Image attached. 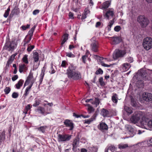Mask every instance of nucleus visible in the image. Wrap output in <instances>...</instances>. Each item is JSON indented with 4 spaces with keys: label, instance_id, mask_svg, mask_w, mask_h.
Segmentation results:
<instances>
[{
    "label": "nucleus",
    "instance_id": "bf43d9fd",
    "mask_svg": "<svg viewBox=\"0 0 152 152\" xmlns=\"http://www.w3.org/2000/svg\"><path fill=\"white\" fill-rule=\"evenodd\" d=\"M31 108L30 104H29L27 105L25 107V110L28 111V110H30Z\"/></svg>",
    "mask_w": 152,
    "mask_h": 152
},
{
    "label": "nucleus",
    "instance_id": "a878e982",
    "mask_svg": "<svg viewBox=\"0 0 152 152\" xmlns=\"http://www.w3.org/2000/svg\"><path fill=\"white\" fill-rule=\"evenodd\" d=\"M123 69L126 70L129 69L131 67L130 64L128 63H124L123 65Z\"/></svg>",
    "mask_w": 152,
    "mask_h": 152
},
{
    "label": "nucleus",
    "instance_id": "9b49d317",
    "mask_svg": "<svg viewBox=\"0 0 152 152\" xmlns=\"http://www.w3.org/2000/svg\"><path fill=\"white\" fill-rule=\"evenodd\" d=\"M143 99L147 102L152 100V94L151 93H144L142 95Z\"/></svg>",
    "mask_w": 152,
    "mask_h": 152
},
{
    "label": "nucleus",
    "instance_id": "7ed1b4c3",
    "mask_svg": "<svg viewBox=\"0 0 152 152\" xmlns=\"http://www.w3.org/2000/svg\"><path fill=\"white\" fill-rule=\"evenodd\" d=\"M137 21L143 28L145 27L149 23L148 20L144 16H139L137 18Z\"/></svg>",
    "mask_w": 152,
    "mask_h": 152
},
{
    "label": "nucleus",
    "instance_id": "ddd939ff",
    "mask_svg": "<svg viewBox=\"0 0 152 152\" xmlns=\"http://www.w3.org/2000/svg\"><path fill=\"white\" fill-rule=\"evenodd\" d=\"M114 14V10L113 9H109L107 11L106 13L104 14V16L106 17L107 19H109L110 17H113Z\"/></svg>",
    "mask_w": 152,
    "mask_h": 152
},
{
    "label": "nucleus",
    "instance_id": "c756f323",
    "mask_svg": "<svg viewBox=\"0 0 152 152\" xmlns=\"http://www.w3.org/2000/svg\"><path fill=\"white\" fill-rule=\"evenodd\" d=\"M32 84H31V85L28 86L26 89L25 91V93L24 94V95L25 96H27L28 94H29V92L30 91L31 86H32Z\"/></svg>",
    "mask_w": 152,
    "mask_h": 152
},
{
    "label": "nucleus",
    "instance_id": "2f4dec72",
    "mask_svg": "<svg viewBox=\"0 0 152 152\" xmlns=\"http://www.w3.org/2000/svg\"><path fill=\"white\" fill-rule=\"evenodd\" d=\"M16 55L15 54H14L12 55L10 57L9 60L7 61V63L11 64V63H12V61L14 60L15 58V57Z\"/></svg>",
    "mask_w": 152,
    "mask_h": 152
},
{
    "label": "nucleus",
    "instance_id": "5701e85b",
    "mask_svg": "<svg viewBox=\"0 0 152 152\" xmlns=\"http://www.w3.org/2000/svg\"><path fill=\"white\" fill-rule=\"evenodd\" d=\"M68 36H69V34H65L64 35L63 37V39L61 43V44L62 45H63L64 43L68 39Z\"/></svg>",
    "mask_w": 152,
    "mask_h": 152
},
{
    "label": "nucleus",
    "instance_id": "aec40b11",
    "mask_svg": "<svg viewBox=\"0 0 152 152\" xmlns=\"http://www.w3.org/2000/svg\"><path fill=\"white\" fill-rule=\"evenodd\" d=\"M113 94L112 96V100L114 103L117 104L118 102V95L115 93H113Z\"/></svg>",
    "mask_w": 152,
    "mask_h": 152
},
{
    "label": "nucleus",
    "instance_id": "f3484780",
    "mask_svg": "<svg viewBox=\"0 0 152 152\" xmlns=\"http://www.w3.org/2000/svg\"><path fill=\"white\" fill-rule=\"evenodd\" d=\"M96 116V114L94 113L90 119L85 120V123L88 124H90L91 122L95 119Z\"/></svg>",
    "mask_w": 152,
    "mask_h": 152
},
{
    "label": "nucleus",
    "instance_id": "f8f14e48",
    "mask_svg": "<svg viewBox=\"0 0 152 152\" xmlns=\"http://www.w3.org/2000/svg\"><path fill=\"white\" fill-rule=\"evenodd\" d=\"M64 124L67 127L69 128L70 130H72L74 128V124L72 121L70 120L66 119L64 122Z\"/></svg>",
    "mask_w": 152,
    "mask_h": 152
},
{
    "label": "nucleus",
    "instance_id": "4d7b16f0",
    "mask_svg": "<svg viewBox=\"0 0 152 152\" xmlns=\"http://www.w3.org/2000/svg\"><path fill=\"white\" fill-rule=\"evenodd\" d=\"M39 10H34L33 12V15H36L39 12Z\"/></svg>",
    "mask_w": 152,
    "mask_h": 152
},
{
    "label": "nucleus",
    "instance_id": "bb28decb",
    "mask_svg": "<svg viewBox=\"0 0 152 152\" xmlns=\"http://www.w3.org/2000/svg\"><path fill=\"white\" fill-rule=\"evenodd\" d=\"M139 75H140V76L143 79L146 76V72L145 70H141L140 72Z\"/></svg>",
    "mask_w": 152,
    "mask_h": 152
},
{
    "label": "nucleus",
    "instance_id": "39448f33",
    "mask_svg": "<svg viewBox=\"0 0 152 152\" xmlns=\"http://www.w3.org/2000/svg\"><path fill=\"white\" fill-rule=\"evenodd\" d=\"M126 53L125 50H116L113 55V58L115 60L119 58L123 57Z\"/></svg>",
    "mask_w": 152,
    "mask_h": 152
},
{
    "label": "nucleus",
    "instance_id": "393cba45",
    "mask_svg": "<svg viewBox=\"0 0 152 152\" xmlns=\"http://www.w3.org/2000/svg\"><path fill=\"white\" fill-rule=\"evenodd\" d=\"M34 61L35 62H37L38 61L39 59V54L38 53L36 52L33 55Z\"/></svg>",
    "mask_w": 152,
    "mask_h": 152
},
{
    "label": "nucleus",
    "instance_id": "a211bd4d",
    "mask_svg": "<svg viewBox=\"0 0 152 152\" xmlns=\"http://www.w3.org/2000/svg\"><path fill=\"white\" fill-rule=\"evenodd\" d=\"M112 39H113V41L114 42V44H118L121 42V39L118 37H113L111 38Z\"/></svg>",
    "mask_w": 152,
    "mask_h": 152
},
{
    "label": "nucleus",
    "instance_id": "4be33fe9",
    "mask_svg": "<svg viewBox=\"0 0 152 152\" xmlns=\"http://www.w3.org/2000/svg\"><path fill=\"white\" fill-rule=\"evenodd\" d=\"M5 132L4 131L1 133L0 135V145L1 144V142L4 141L5 138Z\"/></svg>",
    "mask_w": 152,
    "mask_h": 152
},
{
    "label": "nucleus",
    "instance_id": "423d86ee",
    "mask_svg": "<svg viewBox=\"0 0 152 152\" xmlns=\"http://www.w3.org/2000/svg\"><path fill=\"white\" fill-rule=\"evenodd\" d=\"M142 117V115L140 113H136L131 118L130 121L132 123L135 124L139 122Z\"/></svg>",
    "mask_w": 152,
    "mask_h": 152
},
{
    "label": "nucleus",
    "instance_id": "72a5a7b5",
    "mask_svg": "<svg viewBox=\"0 0 152 152\" xmlns=\"http://www.w3.org/2000/svg\"><path fill=\"white\" fill-rule=\"evenodd\" d=\"M118 148L120 149H123L128 147V145L127 144H119L118 145Z\"/></svg>",
    "mask_w": 152,
    "mask_h": 152
},
{
    "label": "nucleus",
    "instance_id": "0eeeda50",
    "mask_svg": "<svg viewBox=\"0 0 152 152\" xmlns=\"http://www.w3.org/2000/svg\"><path fill=\"white\" fill-rule=\"evenodd\" d=\"M71 136L69 134H59L58 135V140L59 142L68 141L71 139Z\"/></svg>",
    "mask_w": 152,
    "mask_h": 152
},
{
    "label": "nucleus",
    "instance_id": "7c9ffc66",
    "mask_svg": "<svg viewBox=\"0 0 152 152\" xmlns=\"http://www.w3.org/2000/svg\"><path fill=\"white\" fill-rule=\"evenodd\" d=\"M124 109L125 111L129 114H130L132 113L131 109L128 107L125 106L124 107Z\"/></svg>",
    "mask_w": 152,
    "mask_h": 152
},
{
    "label": "nucleus",
    "instance_id": "3c124183",
    "mask_svg": "<svg viewBox=\"0 0 152 152\" xmlns=\"http://www.w3.org/2000/svg\"><path fill=\"white\" fill-rule=\"evenodd\" d=\"M131 104L133 106L135 107L136 106V103L133 99H131Z\"/></svg>",
    "mask_w": 152,
    "mask_h": 152
},
{
    "label": "nucleus",
    "instance_id": "c9c22d12",
    "mask_svg": "<svg viewBox=\"0 0 152 152\" xmlns=\"http://www.w3.org/2000/svg\"><path fill=\"white\" fill-rule=\"evenodd\" d=\"M10 10V9L9 7H8L4 15V16L5 18H6L8 17L9 15Z\"/></svg>",
    "mask_w": 152,
    "mask_h": 152
},
{
    "label": "nucleus",
    "instance_id": "c03bdc74",
    "mask_svg": "<svg viewBox=\"0 0 152 152\" xmlns=\"http://www.w3.org/2000/svg\"><path fill=\"white\" fill-rule=\"evenodd\" d=\"M126 61L129 63H132L133 62V58L132 57H129L126 58Z\"/></svg>",
    "mask_w": 152,
    "mask_h": 152
},
{
    "label": "nucleus",
    "instance_id": "a18cd8bd",
    "mask_svg": "<svg viewBox=\"0 0 152 152\" xmlns=\"http://www.w3.org/2000/svg\"><path fill=\"white\" fill-rule=\"evenodd\" d=\"M66 54L67 56L70 58H74L75 57V55L72 53H67Z\"/></svg>",
    "mask_w": 152,
    "mask_h": 152
},
{
    "label": "nucleus",
    "instance_id": "dca6fc26",
    "mask_svg": "<svg viewBox=\"0 0 152 152\" xmlns=\"http://www.w3.org/2000/svg\"><path fill=\"white\" fill-rule=\"evenodd\" d=\"M98 127L100 130H107L108 129L107 126L104 123H100Z\"/></svg>",
    "mask_w": 152,
    "mask_h": 152
},
{
    "label": "nucleus",
    "instance_id": "2eb2a0df",
    "mask_svg": "<svg viewBox=\"0 0 152 152\" xmlns=\"http://www.w3.org/2000/svg\"><path fill=\"white\" fill-rule=\"evenodd\" d=\"M101 114L104 117H108L109 116V112L106 109L103 108L101 110Z\"/></svg>",
    "mask_w": 152,
    "mask_h": 152
},
{
    "label": "nucleus",
    "instance_id": "6e6d98bb",
    "mask_svg": "<svg viewBox=\"0 0 152 152\" xmlns=\"http://www.w3.org/2000/svg\"><path fill=\"white\" fill-rule=\"evenodd\" d=\"M18 77V76L17 75H14L12 78V79L13 81H15L16 80Z\"/></svg>",
    "mask_w": 152,
    "mask_h": 152
},
{
    "label": "nucleus",
    "instance_id": "f704fd0d",
    "mask_svg": "<svg viewBox=\"0 0 152 152\" xmlns=\"http://www.w3.org/2000/svg\"><path fill=\"white\" fill-rule=\"evenodd\" d=\"M28 56V55H25L24 56V57H23L22 58V60L23 62L26 64L28 63V61L27 58Z\"/></svg>",
    "mask_w": 152,
    "mask_h": 152
},
{
    "label": "nucleus",
    "instance_id": "69168bd1",
    "mask_svg": "<svg viewBox=\"0 0 152 152\" xmlns=\"http://www.w3.org/2000/svg\"><path fill=\"white\" fill-rule=\"evenodd\" d=\"M86 16L87 15L85 14H83L81 17V19L83 20L85 19L86 18Z\"/></svg>",
    "mask_w": 152,
    "mask_h": 152
},
{
    "label": "nucleus",
    "instance_id": "e2e57ef3",
    "mask_svg": "<svg viewBox=\"0 0 152 152\" xmlns=\"http://www.w3.org/2000/svg\"><path fill=\"white\" fill-rule=\"evenodd\" d=\"M84 11V14H85L87 15L88 13H90V11L87 8L85 9Z\"/></svg>",
    "mask_w": 152,
    "mask_h": 152
},
{
    "label": "nucleus",
    "instance_id": "338daca9",
    "mask_svg": "<svg viewBox=\"0 0 152 152\" xmlns=\"http://www.w3.org/2000/svg\"><path fill=\"white\" fill-rule=\"evenodd\" d=\"M69 16L70 17V18H73V14L71 12H69Z\"/></svg>",
    "mask_w": 152,
    "mask_h": 152
},
{
    "label": "nucleus",
    "instance_id": "6e6552de",
    "mask_svg": "<svg viewBox=\"0 0 152 152\" xmlns=\"http://www.w3.org/2000/svg\"><path fill=\"white\" fill-rule=\"evenodd\" d=\"M15 45H16L15 44L14 42L12 41L10 42L7 41L6 43L5 46L4 47V48L9 51H10L14 49Z\"/></svg>",
    "mask_w": 152,
    "mask_h": 152
},
{
    "label": "nucleus",
    "instance_id": "9d476101",
    "mask_svg": "<svg viewBox=\"0 0 152 152\" xmlns=\"http://www.w3.org/2000/svg\"><path fill=\"white\" fill-rule=\"evenodd\" d=\"M141 123L145 129H147L148 127L150 128V130H152V120H150L147 122L143 120L141 122Z\"/></svg>",
    "mask_w": 152,
    "mask_h": 152
},
{
    "label": "nucleus",
    "instance_id": "79ce46f5",
    "mask_svg": "<svg viewBox=\"0 0 152 152\" xmlns=\"http://www.w3.org/2000/svg\"><path fill=\"white\" fill-rule=\"evenodd\" d=\"M103 73V71L101 68H99L98 70L96 71L95 72V74L97 75L102 74Z\"/></svg>",
    "mask_w": 152,
    "mask_h": 152
},
{
    "label": "nucleus",
    "instance_id": "864d4df0",
    "mask_svg": "<svg viewBox=\"0 0 152 152\" xmlns=\"http://www.w3.org/2000/svg\"><path fill=\"white\" fill-rule=\"evenodd\" d=\"M101 64L102 66L105 67H108L110 66L111 65L105 64L103 61H101Z\"/></svg>",
    "mask_w": 152,
    "mask_h": 152
},
{
    "label": "nucleus",
    "instance_id": "e433bc0d",
    "mask_svg": "<svg viewBox=\"0 0 152 152\" xmlns=\"http://www.w3.org/2000/svg\"><path fill=\"white\" fill-rule=\"evenodd\" d=\"M46 126H41L40 127L37 128V129H38L39 131L42 132V133H44L45 132V129H46Z\"/></svg>",
    "mask_w": 152,
    "mask_h": 152
},
{
    "label": "nucleus",
    "instance_id": "412c9836",
    "mask_svg": "<svg viewBox=\"0 0 152 152\" xmlns=\"http://www.w3.org/2000/svg\"><path fill=\"white\" fill-rule=\"evenodd\" d=\"M27 69V68L25 64H23L19 66V71L20 73H22L24 70Z\"/></svg>",
    "mask_w": 152,
    "mask_h": 152
},
{
    "label": "nucleus",
    "instance_id": "4468645a",
    "mask_svg": "<svg viewBox=\"0 0 152 152\" xmlns=\"http://www.w3.org/2000/svg\"><path fill=\"white\" fill-rule=\"evenodd\" d=\"M79 139L78 138H75L74 139L72 143L73 148L72 149L73 151H74L75 149L79 145Z\"/></svg>",
    "mask_w": 152,
    "mask_h": 152
},
{
    "label": "nucleus",
    "instance_id": "4c0bfd02",
    "mask_svg": "<svg viewBox=\"0 0 152 152\" xmlns=\"http://www.w3.org/2000/svg\"><path fill=\"white\" fill-rule=\"evenodd\" d=\"M51 74H53L54 73L56 72L55 70V68H56V66H55L53 65L52 63L51 64Z\"/></svg>",
    "mask_w": 152,
    "mask_h": 152
},
{
    "label": "nucleus",
    "instance_id": "680f3d73",
    "mask_svg": "<svg viewBox=\"0 0 152 152\" xmlns=\"http://www.w3.org/2000/svg\"><path fill=\"white\" fill-rule=\"evenodd\" d=\"M129 133L131 134V137H133L135 134V133L133 132L132 129V130L129 131Z\"/></svg>",
    "mask_w": 152,
    "mask_h": 152
},
{
    "label": "nucleus",
    "instance_id": "cd10ccee",
    "mask_svg": "<svg viewBox=\"0 0 152 152\" xmlns=\"http://www.w3.org/2000/svg\"><path fill=\"white\" fill-rule=\"evenodd\" d=\"M100 103V101L99 99L98 98H95V101L92 102L91 103L95 105L96 107H97Z\"/></svg>",
    "mask_w": 152,
    "mask_h": 152
},
{
    "label": "nucleus",
    "instance_id": "13d9d810",
    "mask_svg": "<svg viewBox=\"0 0 152 152\" xmlns=\"http://www.w3.org/2000/svg\"><path fill=\"white\" fill-rule=\"evenodd\" d=\"M82 59L83 62L85 63L86 59V55L83 56L82 57Z\"/></svg>",
    "mask_w": 152,
    "mask_h": 152
},
{
    "label": "nucleus",
    "instance_id": "8fccbe9b",
    "mask_svg": "<svg viewBox=\"0 0 152 152\" xmlns=\"http://www.w3.org/2000/svg\"><path fill=\"white\" fill-rule=\"evenodd\" d=\"M40 104L39 102L37 101V100H36L35 101V102L33 104V106L34 107H37V106H38Z\"/></svg>",
    "mask_w": 152,
    "mask_h": 152
},
{
    "label": "nucleus",
    "instance_id": "09e8293b",
    "mask_svg": "<svg viewBox=\"0 0 152 152\" xmlns=\"http://www.w3.org/2000/svg\"><path fill=\"white\" fill-rule=\"evenodd\" d=\"M121 29V28L120 26H117L115 27L114 29L115 31L118 32Z\"/></svg>",
    "mask_w": 152,
    "mask_h": 152
},
{
    "label": "nucleus",
    "instance_id": "de8ad7c7",
    "mask_svg": "<svg viewBox=\"0 0 152 152\" xmlns=\"http://www.w3.org/2000/svg\"><path fill=\"white\" fill-rule=\"evenodd\" d=\"M18 96V93L14 92L12 95V97L13 98H16Z\"/></svg>",
    "mask_w": 152,
    "mask_h": 152
},
{
    "label": "nucleus",
    "instance_id": "f03ea898",
    "mask_svg": "<svg viewBox=\"0 0 152 152\" xmlns=\"http://www.w3.org/2000/svg\"><path fill=\"white\" fill-rule=\"evenodd\" d=\"M143 46L147 50L152 48V38L150 37H147L143 40Z\"/></svg>",
    "mask_w": 152,
    "mask_h": 152
},
{
    "label": "nucleus",
    "instance_id": "052dcab7",
    "mask_svg": "<svg viewBox=\"0 0 152 152\" xmlns=\"http://www.w3.org/2000/svg\"><path fill=\"white\" fill-rule=\"evenodd\" d=\"M33 77V76L32 74L31 75H29L28 77L27 80H28V81H30L32 78Z\"/></svg>",
    "mask_w": 152,
    "mask_h": 152
},
{
    "label": "nucleus",
    "instance_id": "6ab92c4d",
    "mask_svg": "<svg viewBox=\"0 0 152 152\" xmlns=\"http://www.w3.org/2000/svg\"><path fill=\"white\" fill-rule=\"evenodd\" d=\"M24 81L22 80H20L16 85V87L18 89H19L23 85Z\"/></svg>",
    "mask_w": 152,
    "mask_h": 152
},
{
    "label": "nucleus",
    "instance_id": "774afa93",
    "mask_svg": "<svg viewBox=\"0 0 152 152\" xmlns=\"http://www.w3.org/2000/svg\"><path fill=\"white\" fill-rule=\"evenodd\" d=\"M148 143L150 145H152V138L150 139L148 141Z\"/></svg>",
    "mask_w": 152,
    "mask_h": 152
},
{
    "label": "nucleus",
    "instance_id": "b1692460",
    "mask_svg": "<svg viewBox=\"0 0 152 152\" xmlns=\"http://www.w3.org/2000/svg\"><path fill=\"white\" fill-rule=\"evenodd\" d=\"M110 2L109 1H106L104 2L102 5V9L107 8L110 5Z\"/></svg>",
    "mask_w": 152,
    "mask_h": 152
},
{
    "label": "nucleus",
    "instance_id": "ea45409f",
    "mask_svg": "<svg viewBox=\"0 0 152 152\" xmlns=\"http://www.w3.org/2000/svg\"><path fill=\"white\" fill-rule=\"evenodd\" d=\"M90 152H96L97 151V149L95 147H91L89 148Z\"/></svg>",
    "mask_w": 152,
    "mask_h": 152
},
{
    "label": "nucleus",
    "instance_id": "c85d7f7f",
    "mask_svg": "<svg viewBox=\"0 0 152 152\" xmlns=\"http://www.w3.org/2000/svg\"><path fill=\"white\" fill-rule=\"evenodd\" d=\"M86 105L88 106V110L89 113H91L94 111L93 107L90 104H86Z\"/></svg>",
    "mask_w": 152,
    "mask_h": 152
},
{
    "label": "nucleus",
    "instance_id": "58836bf2",
    "mask_svg": "<svg viewBox=\"0 0 152 152\" xmlns=\"http://www.w3.org/2000/svg\"><path fill=\"white\" fill-rule=\"evenodd\" d=\"M114 23V21L113 20H110V22L109 23L108 29L109 31H110L111 30V28L112 26L113 25Z\"/></svg>",
    "mask_w": 152,
    "mask_h": 152
},
{
    "label": "nucleus",
    "instance_id": "49530a36",
    "mask_svg": "<svg viewBox=\"0 0 152 152\" xmlns=\"http://www.w3.org/2000/svg\"><path fill=\"white\" fill-rule=\"evenodd\" d=\"M67 65L66 62L65 61H63L62 62L61 66L62 67H66Z\"/></svg>",
    "mask_w": 152,
    "mask_h": 152
},
{
    "label": "nucleus",
    "instance_id": "a19ab883",
    "mask_svg": "<svg viewBox=\"0 0 152 152\" xmlns=\"http://www.w3.org/2000/svg\"><path fill=\"white\" fill-rule=\"evenodd\" d=\"M35 28V26H34L29 31L28 34L30 36H32L33 34L34 29Z\"/></svg>",
    "mask_w": 152,
    "mask_h": 152
},
{
    "label": "nucleus",
    "instance_id": "603ef678",
    "mask_svg": "<svg viewBox=\"0 0 152 152\" xmlns=\"http://www.w3.org/2000/svg\"><path fill=\"white\" fill-rule=\"evenodd\" d=\"M34 45L30 46L28 47L27 49V50L28 52L31 51L34 48Z\"/></svg>",
    "mask_w": 152,
    "mask_h": 152
},
{
    "label": "nucleus",
    "instance_id": "473e14b6",
    "mask_svg": "<svg viewBox=\"0 0 152 152\" xmlns=\"http://www.w3.org/2000/svg\"><path fill=\"white\" fill-rule=\"evenodd\" d=\"M99 80L101 86H104L105 85V83L103 81V79L102 77L99 78Z\"/></svg>",
    "mask_w": 152,
    "mask_h": 152
},
{
    "label": "nucleus",
    "instance_id": "0e129e2a",
    "mask_svg": "<svg viewBox=\"0 0 152 152\" xmlns=\"http://www.w3.org/2000/svg\"><path fill=\"white\" fill-rule=\"evenodd\" d=\"M144 132V131L142 130H139L137 131V133L138 134H141L142 133Z\"/></svg>",
    "mask_w": 152,
    "mask_h": 152
},
{
    "label": "nucleus",
    "instance_id": "37998d69",
    "mask_svg": "<svg viewBox=\"0 0 152 152\" xmlns=\"http://www.w3.org/2000/svg\"><path fill=\"white\" fill-rule=\"evenodd\" d=\"M10 91V89L9 87H6L4 89V91L6 94H8Z\"/></svg>",
    "mask_w": 152,
    "mask_h": 152
},
{
    "label": "nucleus",
    "instance_id": "f257e3e1",
    "mask_svg": "<svg viewBox=\"0 0 152 152\" xmlns=\"http://www.w3.org/2000/svg\"><path fill=\"white\" fill-rule=\"evenodd\" d=\"M75 68L72 65H70L66 70V74L69 79L77 80L81 78L80 73L75 70Z\"/></svg>",
    "mask_w": 152,
    "mask_h": 152
},
{
    "label": "nucleus",
    "instance_id": "20e7f679",
    "mask_svg": "<svg viewBox=\"0 0 152 152\" xmlns=\"http://www.w3.org/2000/svg\"><path fill=\"white\" fill-rule=\"evenodd\" d=\"M92 42L91 44V47L92 51L95 52H98V43L96 40V38L94 37H93L91 39Z\"/></svg>",
    "mask_w": 152,
    "mask_h": 152
},
{
    "label": "nucleus",
    "instance_id": "5fc2aeb1",
    "mask_svg": "<svg viewBox=\"0 0 152 152\" xmlns=\"http://www.w3.org/2000/svg\"><path fill=\"white\" fill-rule=\"evenodd\" d=\"M45 68L44 66L42 69L41 73L40 74L41 75H45Z\"/></svg>",
    "mask_w": 152,
    "mask_h": 152
},
{
    "label": "nucleus",
    "instance_id": "1a4fd4ad",
    "mask_svg": "<svg viewBox=\"0 0 152 152\" xmlns=\"http://www.w3.org/2000/svg\"><path fill=\"white\" fill-rule=\"evenodd\" d=\"M36 112H38L39 113H41L42 114H45L46 115L50 114L51 113L50 111V108L49 109V110H48L46 111L45 110V108L41 106H39L38 108L35 110Z\"/></svg>",
    "mask_w": 152,
    "mask_h": 152
}]
</instances>
